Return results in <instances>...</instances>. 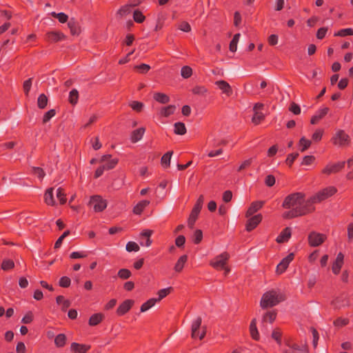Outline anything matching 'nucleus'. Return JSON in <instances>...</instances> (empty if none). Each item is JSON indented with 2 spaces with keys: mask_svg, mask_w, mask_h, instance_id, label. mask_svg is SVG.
I'll return each mask as SVG.
<instances>
[{
  "mask_svg": "<svg viewBox=\"0 0 353 353\" xmlns=\"http://www.w3.org/2000/svg\"><path fill=\"white\" fill-rule=\"evenodd\" d=\"M327 239V235L323 233L312 231L307 236L308 244L310 247L314 248L322 245Z\"/></svg>",
  "mask_w": 353,
  "mask_h": 353,
  "instance_id": "obj_5",
  "label": "nucleus"
},
{
  "mask_svg": "<svg viewBox=\"0 0 353 353\" xmlns=\"http://www.w3.org/2000/svg\"><path fill=\"white\" fill-rule=\"evenodd\" d=\"M175 110L176 106L174 105H169L168 106L161 108L159 111V114L161 117H168L169 116L173 114Z\"/></svg>",
  "mask_w": 353,
  "mask_h": 353,
  "instance_id": "obj_28",
  "label": "nucleus"
},
{
  "mask_svg": "<svg viewBox=\"0 0 353 353\" xmlns=\"http://www.w3.org/2000/svg\"><path fill=\"white\" fill-rule=\"evenodd\" d=\"M66 339L65 334H59L54 339V344L57 347H63L66 343Z\"/></svg>",
  "mask_w": 353,
  "mask_h": 353,
  "instance_id": "obj_37",
  "label": "nucleus"
},
{
  "mask_svg": "<svg viewBox=\"0 0 353 353\" xmlns=\"http://www.w3.org/2000/svg\"><path fill=\"white\" fill-rule=\"evenodd\" d=\"M250 336L252 339H254V341H259L260 336H259L258 329L256 327V319H253L251 321V323L250 325Z\"/></svg>",
  "mask_w": 353,
  "mask_h": 353,
  "instance_id": "obj_24",
  "label": "nucleus"
},
{
  "mask_svg": "<svg viewBox=\"0 0 353 353\" xmlns=\"http://www.w3.org/2000/svg\"><path fill=\"white\" fill-rule=\"evenodd\" d=\"M153 99L162 104H166L170 101V97L166 94L162 92H155L153 95Z\"/></svg>",
  "mask_w": 353,
  "mask_h": 353,
  "instance_id": "obj_29",
  "label": "nucleus"
},
{
  "mask_svg": "<svg viewBox=\"0 0 353 353\" xmlns=\"http://www.w3.org/2000/svg\"><path fill=\"white\" fill-rule=\"evenodd\" d=\"M264 204V201H254L252 202L248 209L246 211L245 216L250 217L252 216L255 212L259 210Z\"/></svg>",
  "mask_w": 353,
  "mask_h": 353,
  "instance_id": "obj_18",
  "label": "nucleus"
},
{
  "mask_svg": "<svg viewBox=\"0 0 353 353\" xmlns=\"http://www.w3.org/2000/svg\"><path fill=\"white\" fill-rule=\"evenodd\" d=\"M291 236V228H284L280 234L276 237V241L278 243H282L286 242L289 240Z\"/></svg>",
  "mask_w": 353,
  "mask_h": 353,
  "instance_id": "obj_21",
  "label": "nucleus"
},
{
  "mask_svg": "<svg viewBox=\"0 0 353 353\" xmlns=\"http://www.w3.org/2000/svg\"><path fill=\"white\" fill-rule=\"evenodd\" d=\"M134 303L132 299H126L123 301L117 309L118 316H123L130 311Z\"/></svg>",
  "mask_w": 353,
  "mask_h": 353,
  "instance_id": "obj_11",
  "label": "nucleus"
},
{
  "mask_svg": "<svg viewBox=\"0 0 353 353\" xmlns=\"http://www.w3.org/2000/svg\"><path fill=\"white\" fill-rule=\"evenodd\" d=\"M54 188H50L46 190L44 194L45 203L48 205H54L56 202L54 199Z\"/></svg>",
  "mask_w": 353,
  "mask_h": 353,
  "instance_id": "obj_23",
  "label": "nucleus"
},
{
  "mask_svg": "<svg viewBox=\"0 0 353 353\" xmlns=\"http://www.w3.org/2000/svg\"><path fill=\"white\" fill-rule=\"evenodd\" d=\"M172 154H173L172 151H168L165 154H164L163 155V157H161V163L165 168L170 167V159H171V157H172Z\"/></svg>",
  "mask_w": 353,
  "mask_h": 353,
  "instance_id": "obj_35",
  "label": "nucleus"
},
{
  "mask_svg": "<svg viewBox=\"0 0 353 353\" xmlns=\"http://www.w3.org/2000/svg\"><path fill=\"white\" fill-rule=\"evenodd\" d=\"M139 3L134 4H125L120 8V9L117 11V16L122 18L130 14L132 12V8L137 6Z\"/></svg>",
  "mask_w": 353,
  "mask_h": 353,
  "instance_id": "obj_20",
  "label": "nucleus"
},
{
  "mask_svg": "<svg viewBox=\"0 0 353 353\" xmlns=\"http://www.w3.org/2000/svg\"><path fill=\"white\" fill-rule=\"evenodd\" d=\"M329 110L330 109L327 107H325L319 110L310 119V123L312 125L318 123L319 121L328 113Z\"/></svg>",
  "mask_w": 353,
  "mask_h": 353,
  "instance_id": "obj_16",
  "label": "nucleus"
},
{
  "mask_svg": "<svg viewBox=\"0 0 353 353\" xmlns=\"http://www.w3.org/2000/svg\"><path fill=\"white\" fill-rule=\"evenodd\" d=\"M345 161H339L335 163H328L322 170V173L327 175L338 173L345 168Z\"/></svg>",
  "mask_w": 353,
  "mask_h": 353,
  "instance_id": "obj_9",
  "label": "nucleus"
},
{
  "mask_svg": "<svg viewBox=\"0 0 353 353\" xmlns=\"http://www.w3.org/2000/svg\"><path fill=\"white\" fill-rule=\"evenodd\" d=\"M145 132V128L143 127H141L138 129L133 130L130 134L131 142L134 143L140 141L142 139Z\"/></svg>",
  "mask_w": 353,
  "mask_h": 353,
  "instance_id": "obj_19",
  "label": "nucleus"
},
{
  "mask_svg": "<svg viewBox=\"0 0 353 353\" xmlns=\"http://www.w3.org/2000/svg\"><path fill=\"white\" fill-rule=\"evenodd\" d=\"M103 319L104 315L103 314L95 313L90 317L88 323L90 326H96L99 325Z\"/></svg>",
  "mask_w": 353,
  "mask_h": 353,
  "instance_id": "obj_26",
  "label": "nucleus"
},
{
  "mask_svg": "<svg viewBox=\"0 0 353 353\" xmlns=\"http://www.w3.org/2000/svg\"><path fill=\"white\" fill-rule=\"evenodd\" d=\"M285 300V296L284 294L272 290L263 294L260 305L263 309H266L268 307H274Z\"/></svg>",
  "mask_w": 353,
  "mask_h": 353,
  "instance_id": "obj_3",
  "label": "nucleus"
},
{
  "mask_svg": "<svg viewBox=\"0 0 353 353\" xmlns=\"http://www.w3.org/2000/svg\"><path fill=\"white\" fill-rule=\"evenodd\" d=\"M177 28L183 32H189L191 31V26L187 21H181L178 23Z\"/></svg>",
  "mask_w": 353,
  "mask_h": 353,
  "instance_id": "obj_57",
  "label": "nucleus"
},
{
  "mask_svg": "<svg viewBox=\"0 0 353 353\" xmlns=\"http://www.w3.org/2000/svg\"><path fill=\"white\" fill-rule=\"evenodd\" d=\"M312 144V141L309 139H307L305 137H303L300 139L299 141V150L301 152L307 150Z\"/></svg>",
  "mask_w": 353,
  "mask_h": 353,
  "instance_id": "obj_31",
  "label": "nucleus"
},
{
  "mask_svg": "<svg viewBox=\"0 0 353 353\" xmlns=\"http://www.w3.org/2000/svg\"><path fill=\"white\" fill-rule=\"evenodd\" d=\"M263 219L261 214H258L256 215H254L252 217H250L246 223L245 225V230L248 232H251L254 229H255L258 225L261 222Z\"/></svg>",
  "mask_w": 353,
  "mask_h": 353,
  "instance_id": "obj_12",
  "label": "nucleus"
},
{
  "mask_svg": "<svg viewBox=\"0 0 353 353\" xmlns=\"http://www.w3.org/2000/svg\"><path fill=\"white\" fill-rule=\"evenodd\" d=\"M32 81V78H29L28 79L26 80L23 82V92L26 96H28L29 92L31 89Z\"/></svg>",
  "mask_w": 353,
  "mask_h": 353,
  "instance_id": "obj_61",
  "label": "nucleus"
},
{
  "mask_svg": "<svg viewBox=\"0 0 353 353\" xmlns=\"http://www.w3.org/2000/svg\"><path fill=\"white\" fill-rule=\"evenodd\" d=\"M78 100L79 92L77 89H72L69 93L68 101L71 105H75L78 103Z\"/></svg>",
  "mask_w": 353,
  "mask_h": 353,
  "instance_id": "obj_34",
  "label": "nucleus"
},
{
  "mask_svg": "<svg viewBox=\"0 0 353 353\" xmlns=\"http://www.w3.org/2000/svg\"><path fill=\"white\" fill-rule=\"evenodd\" d=\"M276 314L275 310L267 312L263 316V323L269 322L270 323H273L276 318Z\"/></svg>",
  "mask_w": 353,
  "mask_h": 353,
  "instance_id": "obj_32",
  "label": "nucleus"
},
{
  "mask_svg": "<svg viewBox=\"0 0 353 353\" xmlns=\"http://www.w3.org/2000/svg\"><path fill=\"white\" fill-rule=\"evenodd\" d=\"M145 17L139 10H136L133 12V19L135 22L141 23H143Z\"/></svg>",
  "mask_w": 353,
  "mask_h": 353,
  "instance_id": "obj_46",
  "label": "nucleus"
},
{
  "mask_svg": "<svg viewBox=\"0 0 353 353\" xmlns=\"http://www.w3.org/2000/svg\"><path fill=\"white\" fill-rule=\"evenodd\" d=\"M156 298H151L149 300H148L146 302L143 303L141 306L140 310L141 312H145L149 309H150L152 307H153L155 303H157Z\"/></svg>",
  "mask_w": 353,
  "mask_h": 353,
  "instance_id": "obj_38",
  "label": "nucleus"
},
{
  "mask_svg": "<svg viewBox=\"0 0 353 353\" xmlns=\"http://www.w3.org/2000/svg\"><path fill=\"white\" fill-rule=\"evenodd\" d=\"M347 168L350 170V172L346 174V178L348 180L353 179V157L347 161Z\"/></svg>",
  "mask_w": 353,
  "mask_h": 353,
  "instance_id": "obj_54",
  "label": "nucleus"
},
{
  "mask_svg": "<svg viewBox=\"0 0 353 353\" xmlns=\"http://www.w3.org/2000/svg\"><path fill=\"white\" fill-rule=\"evenodd\" d=\"M48 97L45 94H41L37 99V105L40 109H44L48 105Z\"/></svg>",
  "mask_w": 353,
  "mask_h": 353,
  "instance_id": "obj_41",
  "label": "nucleus"
},
{
  "mask_svg": "<svg viewBox=\"0 0 353 353\" xmlns=\"http://www.w3.org/2000/svg\"><path fill=\"white\" fill-rule=\"evenodd\" d=\"M68 26L72 35H79L81 32V28L79 23L74 19L71 18L68 23Z\"/></svg>",
  "mask_w": 353,
  "mask_h": 353,
  "instance_id": "obj_22",
  "label": "nucleus"
},
{
  "mask_svg": "<svg viewBox=\"0 0 353 353\" xmlns=\"http://www.w3.org/2000/svg\"><path fill=\"white\" fill-rule=\"evenodd\" d=\"M333 323L334 326L341 327L347 325L349 323V319L347 318L339 317L335 321H334Z\"/></svg>",
  "mask_w": 353,
  "mask_h": 353,
  "instance_id": "obj_56",
  "label": "nucleus"
},
{
  "mask_svg": "<svg viewBox=\"0 0 353 353\" xmlns=\"http://www.w3.org/2000/svg\"><path fill=\"white\" fill-rule=\"evenodd\" d=\"M240 33H236L234 35L232 41L230 43L229 49L231 52H236L237 49V43L239 40Z\"/></svg>",
  "mask_w": 353,
  "mask_h": 353,
  "instance_id": "obj_42",
  "label": "nucleus"
},
{
  "mask_svg": "<svg viewBox=\"0 0 353 353\" xmlns=\"http://www.w3.org/2000/svg\"><path fill=\"white\" fill-rule=\"evenodd\" d=\"M150 204V201L142 200L139 201L133 208V213L135 214H141L144 209Z\"/></svg>",
  "mask_w": 353,
  "mask_h": 353,
  "instance_id": "obj_27",
  "label": "nucleus"
},
{
  "mask_svg": "<svg viewBox=\"0 0 353 353\" xmlns=\"http://www.w3.org/2000/svg\"><path fill=\"white\" fill-rule=\"evenodd\" d=\"M252 162H253V159L252 158H250L248 159L245 160L240 165V166L237 169V171L238 172H241V171H242L243 170H245V169L248 168L252 165Z\"/></svg>",
  "mask_w": 353,
  "mask_h": 353,
  "instance_id": "obj_64",
  "label": "nucleus"
},
{
  "mask_svg": "<svg viewBox=\"0 0 353 353\" xmlns=\"http://www.w3.org/2000/svg\"><path fill=\"white\" fill-rule=\"evenodd\" d=\"M129 105L130 106V108L137 112H141L143 108V103L142 102H139V101H132Z\"/></svg>",
  "mask_w": 353,
  "mask_h": 353,
  "instance_id": "obj_51",
  "label": "nucleus"
},
{
  "mask_svg": "<svg viewBox=\"0 0 353 353\" xmlns=\"http://www.w3.org/2000/svg\"><path fill=\"white\" fill-rule=\"evenodd\" d=\"M199 215V212H195L194 210L191 211L190 214L188 219V225L190 229H192L194 228V225L196 223V221L198 219Z\"/></svg>",
  "mask_w": 353,
  "mask_h": 353,
  "instance_id": "obj_36",
  "label": "nucleus"
},
{
  "mask_svg": "<svg viewBox=\"0 0 353 353\" xmlns=\"http://www.w3.org/2000/svg\"><path fill=\"white\" fill-rule=\"evenodd\" d=\"M305 197V194L303 192H294L288 195L282 203V207L290 210L283 214V218L291 219L310 214V213H303L305 212L303 208L306 205Z\"/></svg>",
  "mask_w": 353,
  "mask_h": 353,
  "instance_id": "obj_1",
  "label": "nucleus"
},
{
  "mask_svg": "<svg viewBox=\"0 0 353 353\" xmlns=\"http://www.w3.org/2000/svg\"><path fill=\"white\" fill-rule=\"evenodd\" d=\"M172 290L173 289L172 287H169V288L161 289V290H159V292L157 293L159 295V297L156 298L157 301V302L160 301L161 299L165 298L172 291Z\"/></svg>",
  "mask_w": 353,
  "mask_h": 353,
  "instance_id": "obj_43",
  "label": "nucleus"
},
{
  "mask_svg": "<svg viewBox=\"0 0 353 353\" xmlns=\"http://www.w3.org/2000/svg\"><path fill=\"white\" fill-rule=\"evenodd\" d=\"M254 114L252 118V121L255 125H259L261 121L265 119V114L259 111H254Z\"/></svg>",
  "mask_w": 353,
  "mask_h": 353,
  "instance_id": "obj_39",
  "label": "nucleus"
},
{
  "mask_svg": "<svg viewBox=\"0 0 353 353\" xmlns=\"http://www.w3.org/2000/svg\"><path fill=\"white\" fill-rule=\"evenodd\" d=\"M192 238H193L192 241L194 244L200 243L203 239L202 231L199 229L196 230L194 232Z\"/></svg>",
  "mask_w": 353,
  "mask_h": 353,
  "instance_id": "obj_53",
  "label": "nucleus"
},
{
  "mask_svg": "<svg viewBox=\"0 0 353 353\" xmlns=\"http://www.w3.org/2000/svg\"><path fill=\"white\" fill-rule=\"evenodd\" d=\"M181 74L183 78L188 79L192 76V69L188 65L183 66L181 70Z\"/></svg>",
  "mask_w": 353,
  "mask_h": 353,
  "instance_id": "obj_55",
  "label": "nucleus"
},
{
  "mask_svg": "<svg viewBox=\"0 0 353 353\" xmlns=\"http://www.w3.org/2000/svg\"><path fill=\"white\" fill-rule=\"evenodd\" d=\"M139 245L134 241H129L126 244V250L129 252H137L139 250Z\"/></svg>",
  "mask_w": 353,
  "mask_h": 353,
  "instance_id": "obj_59",
  "label": "nucleus"
},
{
  "mask_svg": "<svg viewBox=\"0 0 353 353\" xmlns=\"http://www.w3.org/2000/svg\"><path fill=\"white\" fill-rule=\"evenodd\" d=\"M343 263H344V254L342 252H339L337 254L335 261L332 263V272L334 274L338 275L341 272V268H342Z\"/></svg>",
  "mask_w": 353,
  "mask_h": 353,
  "instance_id": "obj_14",
  "label": "nucleus"
},
{
  "mask_svg": "<svg viewBox=\"0 0 353 353\" xmlns=\"http://www.w3.org/2000/svg\"><path fill=\"white\" fill-rule=\"evenodd\" d=\"M353 35V29L351 28L341 29L337 32L334 33L335 37H345Z\"/></svg>",
  "mask_w": 353,
  "mask_h": 353,
  "instance_id": "obj_49",
  "label": "nucleus"
},
{
  "mask_svg": "<svg viewBox=\"0 0 353 353\" xmlns=\"http://www.w3.org/2000/svg\"><path fill=\"white\" fill-rule=\"evenodd\" d=\"M174 132L176 134L183 135L186 133V128L183 123L176 122L174 125Z\"/></svg>",
  "mask_w": 353,
  "mask_h": 353,
  "instance_id": "obj_33",
  "label": "nucleus"
},
{
  "mask_svg": "<svg viewBox=\"0 0 353 353\" xmlns=\"http://www.w3.org/2000/svg\"><path fill=\"white\" fill-rule=\"evenodd\" d=\"M71 280L68 276H63L60 278L59 285L61 288H68L70 285Z\"/></svg>",
  "mask_w": 353,
  "mask_h": 353,
  "instance_id": "obj_60",
  "label": "nucleus"
},
{
  "mask_svg": "<svg viewBox=\"0 0 353 353\" xmlns=\"http://www.w3.org/2000/svg\"><path fill=\"white\" fill-rule=\"evenodd\" d=\"M88 205L93 208L95 212H100L106 208L107 201L100 195H94L90 197Z\"/></svg>",
  "mask_w": 353,
  "mask_h": 353,
  "instance_id": "obj_7",
  "label": "nucleus"
},
{
  "mask_svg": "<svg viewBox=\"0 0 353 353\" xmlns=\"http://www.w3.org/2000/svg\"><path fill=\"white\" fill-rule=\"evenodd\" d=\"M14 267V263L11 259H4L1 263V269L4 271L12 270Z\"/></svg>",
  "mask_w": 353,
  "mask_h": 353,
  "instance_id": "obj_45",
  "label": "nucleus"
},
{
  "mask_svg": "<svg viewBox=\"0 0 353 353\" xmlns=\"http://www.w3.org/2000/svg\"><path fill=\"white\" fill-rule=\"evenodd\" d=\"M229 258L230 254L227 252H224L211 260L210 265L217 270H224L226 275L230 272V269L226 266Z\"/></svg>",
  "mask_w": 353,
  "mask_h": 353,
  "instance_id": "obj_4",
  "label": "nucleus"
},
{
  "mask_svg": "<svg viewBox=\"0 0 353 353\" xmlns=\"http://www.w3.org/2000/svg\"><path fill=\"white\" fill-rule=\"evenodd\" d=\"M203 201H204V197H203V195L201 194L197 199L192 210H194L195 212L200 213V212L202 209V207H203Z\"/></svg>",
  "mask_w": 353,
  "mask_h": 353,
  "instance_id": "obj_50",
  "label": "nucleus"
},
{
  "mask_svg": "<svg viewBox=\"0 0 353 353\" xmlns=\"http://www.w3.org/2000/svg\"><path fill=\"white\" fill-rule=\"evenodd\" d=\"M215 84L222 91V92L226 94L228 97H230L232 94V89L230 85L226 81H217L215 82Z\"/></svg>",
  "mask_w": 353,
  "mask_h": 353,
  "instance_id": "obj_15",
  "label": "nucleus"
},
{
  "mask_svg": "<svg viewBox=\"0 0 353 353\" xmlns=\"http://www.w3.org/2000/svg\"><path fill=\"white\" fill-rule=\"evenodd\" d=\"M332 142L335 145L343 147L350 144V138L344 130H338L332 138Z\"/></svg>",
  "mask_w": 353,
  "mask_h": 353,
  "instance_id": "obj_6",
  "label": "nucleus"
},
{
  "mask_svg": "<svg viewBox=\"0 0 353 353\" xmlns=\"http://www.w3.org/2000/svg\"><path fill=\"white\" fill-rule=\"evenodd\" d=\"M290 347L289 350H292L294 352L298 353H310L309 348L307 345H303L301 346L299 345L296 343H294L292 345H288Z\"/></svg>",
  "mask_w": 353,
  "mask_h": 353,
  "instance_id": "obj_30",
  "label": "nucleus"
},
{
  "mask_svg": "<svg viewBox=\"0 0 353 353\" xmlns=\"http://www.w3.org/2000/svg\"><path fill=\"white\" fill-rule=\"evenodd\" d=\"M32 173L36 175L40 180H42L46 175L44 170L39 167H32Z\"/></svg>",
  "mask_w": 353,
  "mask_h": 353,
  "instance_id": "obj_52",
  "label": "nucleus"
},
{
  "mask_svg": "<svg viewBox=\"0 0 353 353\" xmlns=\"http://www.w3.org/2000/svg\"><path fill=\"white\" fill-rule=\"evenodd\" d=\"M271 336L274 340L276 341L279 345H281L282 332L280 328L276 327L274 329L272 332Z\"/></svg>",
  "mask_w": 353,
  "mask_h": 353,
  "instance_id": "obj_40",
  "label": "nucleus"
},
{
  "mask_svg": "<svg viewBox=\"0 0 353 353\" xmlns=\"http://www.w3.org/2000/svg\"><path fill=\"white\" fill-rule=\"evenodd\" d=\"M117 275L120 279L125 280L132 276V273L130 270L122 268L119 270Z\"/></svg>",
  "mask_w": 353,
  "mask_h": 353,
  "instance_id": "obj_47",
  "label": "nucleus"
},
{
  "mask_svg": "<svg viewBox=\"0 0 353 353\" xmlns=\"http://www.w3.org/2000/svg\"><path fill=\"white\" fill-rule=\"evenodd\" d=\"M90 345L80 344L76 342L71 343L70 350L73 353H86L90 349Z\"/></svg>",
  "mask_w": 353,
  "mask_h": 353,
  "instance_id": "obj_17",
  "label": "nucleus"
},
{
  "mask_svg": "<svg viewBox=\"0 0 353 353\" xmlns=\"http://www.w3.org/2000/svg\"><path fill=\"white\" fill-rule=\"evenodd\" d=\"M336 192L337 190L334 186H329L319 191L306 199V205L304 206V208H303V210L305 211V213H313L316 210V208L314 206L316 203H319L325 201V199L334 195ZM303 213H304V212Z\"/></svg>",
  "mask_w": 353,
  "mask_h": 353,
  "instance_id": "obj_2",
  "label": "nucleus"
},
{
  "mask_svg": "<svg viewBox=\"0 0 353 353\" xmlns=\"http://www.w3.org/2000/svg\"><path fill=\"white\" fill-rule=\"evenodd\" d=\"M202 323V318L198 316L194 320L191 325V336L192 339H196L199 337L200 340H202L206 334V327H203V330L201 334L198 332V330L200 328Z\"/></svg>",
  "mask_w": 353,
  "mask_h": 353,
  "instance_id": "obj_8",
  "label": "nucleus"
},
{
  "mask_svg": "<svg viewBox=\"0 0 353 353\" xmlns=\"http://www.w3.org/2000/svg\"><path fill=\"white\" fill-rule=\"evenodd\" d=\"M56 114V111L54 109H51L46 112L43 117V123H46L49 121Z\"/></svg>",
  "mask_w": 353,
  "mask_h": 353,
  "instance_id": "obj_62",
  "label": "nucleus"
},
{
  "mask_svg": "<svg viewBox=\"0 0 353 353\" xmlns=\"http://www.w3.org/2000/svg\"><path fill=\"white\" fill-rule=\"evenodd\" d=\"M294 253H290L287 256L283 258L281 261L277 265L276 272L278 274L283 273L288 268L290 263L294 259Z\"/></svg>",
  "mask_w": 353,
  "mask_h": 353,
  "instance_id": "obj_10",
  "label": "nucleus"
},
{
  "mask_svg": "<svg viewBox=\"0 0 353 353\" xmlns=\"http://www.w3.org/2000/svg\"><path fill=\"white\" fill-rule=\"evenodd\" d=\"M188 261V256L186 254H183L179 257V259L177 260L176 263L174 265V270L176 272H181L185 264V263Z\"/></svg>",
  "mask_w": 353,
  "mask_h": 353,
  "instance_id": "obj_25",
  "label": "nucleus"
},
{
  "mask_svg": "<svg viewBox=\"0 0 353 353\" xmlns=\"http://www.w3.org/2000/svg\"><path fill=\"white\" fill-rule=\"evenodd\" d=\"M57 197L59 199L61 205H63L65 203V202L67 201L66 194L64 192V190L62 188H59L57 190Z\"/></svg>",
  "mask_w": 353,
  "mask_h": 353,
  "instance_id": "obj_44",
  "label": "nucleus"
},
{
  "mask_svg": "<svg viewBox=\"0 0 353 353\" xmlns=\"http://www.w3.org/2000/svg\"><path fill=\"white\" fill-rule=\"evenodd\" d=\"M192 92L194 94L203 96L208 92V89L203 85H196L192 88Z\"/></svg>",
  "mask_w": 353,
  "mask_h": 353,
  "instance_id": "obj_48",
  "label": "nucleus"
},
{
  "mask_svg": "<svg viewBox=\"0 0 353 353\" xmlns=\"http://www.w3.org/2000/svg\"><path fill=\"white\" fill-rule=\"evenodd\" d=\"M323 130L317 129L312 134V139L315 142H319L323 137Z\"/></svg>",
  "mask_w": 353,
  "mask_h": 353,
  "instance_id": "obj_63",
  "label": "nucleus"
},
{
  "mask_svg": "<svg viewBox=\"0 0 353 353\" xmlns=\"http://www.w3.org/2000/svg\"><path fill=\"white\" fill-rule=\"evenodd\" d=\"M65 34L59 31L48 32L45 35V39L50 43H56L65 39Z\"/></svg>",
  "mask_w": 353,
  "mask_h": 353,
  "instance_id": "obj_13",
  "label": "nucleus"
},
{
  "mask_svg": "<svg viewBox=\"0 0 353 353\" xmlns=\"http://www.w3.org/2000/svg\"><path fill=\"white\" fill-rule=\"evenodd\" d=\"M119 159L117 158L110 159L107 163L103 164L106 170H112L117 165Z\"/></svg>",
  "mask_w": 353,
  "mask_h": 353,
  "instance_id": "obj_58",
  "label": "nucleus"
}]
</instances>
